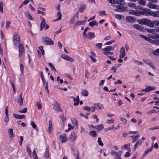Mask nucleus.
Here are the masks:
<instances>
[{
    "label": "nucleus",
    "mask_w": 159,
    "mask_h": 159,
    "mask_svg": "<svg viewBox=\"0 0 159 159\" xmlns=\"http://www.w3.org/2000/svg\"><path fill=\"white\" fill-rule=\"evenodd\" d=\"M13 41L14 45L17 46L20 44V38L17 33L15 32L13 36Z\"/></svg>",
    "instance_id": "f257e3e1"
},
{
    "label": "nucleus",
    "mask_w": 159,
    "mask_h": 159,
    "mask_svg": "<svg viewBox=\"0 0 159 159\" xmlns=\"http://www.w3.org/2000/svg\"><path fill=\"white\" fill-rule=\"evenodd\" d=\"M139 23L140 24H143L151 27L152 21L148 19H143L139 20Z\"/></svg>",
    "instance_id": "f03ea898"
},
{
    "label": "nucleus",
    "mask_w": 159,
    "mask_h": 159,
    "mask_svg": "<svg viewBox=\"0 0 159 159\" xmlns=\"http://www.w3.org/2000/svg\"><path fill=\"white\" fill-rule=\"evenodd\" d=\"M43 42L46 45H51L54 44L53 41L47 37H44L42 38Z\"/></svg>",
    "instance_id": "7ed1b4c3"
},
{
    "label": "nucleus",
    "mask_w": 159,
    "mask_h": 159,
    "mask_svg": "<svg viewBox=\"0 0 159 159\" xmlns=\"http://www.w3.org/2000/svg\"><path fill=\"white\" fill-rule=\"evenodd\" d=\"M151 10L146 8H143L140 10V14L145 16H149L150 15Z\"/></svg>",
    "instance_id": "20e7f679"
},
{
    "label": "nucleus",
    "mask_w": 159,
    "mask_h": 159,
    "mask_svg": "<svg viewBox=\"0 0 159 159\" xmlns=\"http://www.w3.org/2000/svg\"><path fill=\"white\" fill-rule=\"evenodd\" d=\"M115 47V46L113 47L107 46L106 48L102 49V50L103 52L104 53L107 55L109 53V51L114 49Z\"/></svg>",
    "instance_id": "39448f33"
},
{
    "label": "nucleus",
    "mask_w": 159,
    "mask_h": 159,
    "mask_svg": "<svg viewBox=\"0 0 159 159\" xmlns=\"http://www.w3.org/2000/svg\"><path fill=\"white\" fill-rule=\"evenodd\" d=\"M19 57H21L25 54V48L22 44H19L18 46Z\"/></svg>",
    "instance_id": "423d86ee"
},
{
    "label": "nucleus",
    "mask_w": 159,
    "mask_h": 159,
    "mask_svg": "<svg viewBox=\"0 0 159 159\" xmlns=\"http://www.w3.org/2000/svg\"><path fill=\"white\" fill-rule=\"evenodd\" d=\"M52 105L53 106V109L56 111H62V110L59 104L57 102H55L52 104Z\"/></svg>",
    "instance_id": "0eeeda50"
},
{
    "label": "nucleus",
    "mask_w": 159,
    "mask_h": 159,
    "mask_svg": "<svg viewBox=\"0 0 159 159\" xmlns=\"http://www.w3.org/2000/svg\"><path fill=\"white\" fill-rule=\"evenodd\" d=\"M59 138L62 143L68 140V138L67 136V134L66 133L60 135L59 136Z\"/></svg>",
    "instance_id": "6e6552de"
},
{
    "label": "nucleus",
    "mask_w": 159,
    "mask_h": 159,
    "mask_svg": "<svg viewBox=\"0 0 159 159\" xmlns=\"http://www.w3.org/2000/svg\"><path fill=\"white\" fill-rule=\"evenodd\" d=\"M77 137V135L75 132H73L70 135L69 139L70 141L71 142L75 141Z\"/></svg>",
    "instance_id": "1a4fd4ad"
},
{
    "label": "nucleus",
    "mask_w": 159,
    "mask_h": 159,
    "mask_svg": "<svg viewBox=\"0 0 159 159\" xmlns=\"http://www.w3.org/2000/svg\"><path fill=\"white\" fill-rule=\"evenodd\" d=\"M143 61L146 64L150 66L153 69H155V68L154 66V64L149 59H143Z\"/></svg>",
    "instance_id": "9d476101"
},
{
    "label": "nucleus",
    "mask_w": 159,
    "mask_h": 159,
    "mask_svg": "<svg viewBox=\"0 0 159 159\" xmlns=\"http://www.w3.org/2000/svg\"><path fill=\"white\" fill-rule=\"evenodd\" d=\"M61 57L63 59L71 62L74 61L73 59L71 58L68 55L62 54L61 55Z\"/></svg>",
    "instance_id": "9b49d317"
},
{
    "label": "nucleus",
    "mask_w": 159,
    "mask_h": 159,
    "mask_svg": "<svg viewBox=\"0 0 159 159\" xmlns=\"http://www.w3.org/2000/svg\"><path fill=\"white\" fill-rule=\"evenodd\" d=\"M129 13L130 14L134 15L136 16H139L140 14V10H129Z\"/></svg>",
    "instance_id": "f8f14e48"
},
{
    "label": "nucleus",
    "mask_w": 159,
    "mask_h": 159,
    "mask_svg": "<svg viewBox=\"0 0 159 159\" xmlns=\"http://www.w3.org/2000/svg\"><path fill=\"white\" fill-rule=\"evenodd\" d=\"M120 58H123L125 55V52L124 48L123 47H122L120 50Z\"/></svg>",
    "instance_id": "ddd939ff"
},
{
    "label": "nucleus",
    "mask_w": 159,
    "mask_h": 159,
    "mask_svg": "<svg viewBox=\"0 0 159 159\" xmlns=\"http://www.w3.org/2000/svg\"><path fill=\"white\" fill-rule=\"evenodd\" d=\"M86 20L77 21H76V22L75 23L74 26L76 27L78 25H84L86 22Z\"/></svg>",
    "instance_id": "4468645a"
},
{
    "label": "nucleus",
    "mask_w": 159,
    "mask_h": 159,
    "mask_svg": "<svg viewBox=\"0 0 159 159\" xmlns=\"http://www.w3.org/2000/svg\"><path fill=\"white\" fill-rule=\"evenodd\" d=\"M8 134L10 137L11 140L13 139V138L15 137L14 134L13 133V129H9L8 131Z\"/></svg>",
    "instance_id": "2eb2a0df"
},
{
    "label": "nucleus",
    "mask_w": 159,
    "mask_h": 159,
    "mask_svg": "<svg viewBox=\"0 0 159 159\" xmlns=\"http://www.w3.org/2000/svg\"><path fill=\"white\" fill-rule=\"evenodd\" d=\"M52 123L51 120H49L48 122V131L49 133H51L52 130Z\"/></svg>",
    "instance_id": "dca6fc26"
},
{
    "label": "nucleus",
    "mask_w": 159,
    "mask_h": 159,
    "mask_svg": "<svg viewBox=\"0 0 159 159\" xmlns=\"http://www.w3.org/2000/svg\"><path fill=\"white\" fill-rule=\"evenodd\" d=\"M46 20L44 18H42L41 19V22L40 23V30H41L44 28L45 25H46Z\"/></svg>",
    "instance_id": "f3484780"
},
{
    "label": "nucleus",
    "mask_w": 159,
    "mask_h": 159,
    "mask_svg": "<svg viewBox=\"0 0 159 159\" xmlns=\"http://www.w3.org/2000/svg\"><path fill=\"white\" fill-rule=\"evenodd\" d=\"M142 143V141L141 140V139H139L137 140V142L135 143V144L134 146V148L133 149V150L134 151H135L136 150V149L138 147H139L141 145Z\"/></svg>",
    "instance_id": "a211bd4d"
},
{
    "label": "nucleus",
    "mask_w": 159,
    "mask_h": 159,
    "mask_svg": "<svg viewBox=\"0 0 159 159\" xmlns=\"http://www.w3.org/2000/svg\"><path fill=\"white\" fill-rule=\"evenodd\" d=\"M5 114L6 116L4 119V121L5 122H8L9 121L7 107L6 106L5 108Z\"/></svg>",
    "instance_id": "6ab92c4d"
},
{
    "label": "nucleus",
    "mask_w": 159,
    "mask_h": 159,
    "mask_svg": "<svg viewBox=\"0 0 159 159\" xmlns=\"http://www.w3.org/2000/svg\"><path fill=\"white\" fill-rule=\"evenodd\" d=\"M126 20L128 22L130 23H133L135 21L134 18L131 16H127L126 18Z\"/></svg>",
    "instance_id": "aec40b11"
},
{
    "label": "nucleus",
    "mask_w": 159,
    "mask_h": 159,
    "mask_svg": "<svg viewBox=\"0 0 159 159\" xmlns=\"http://www.w3.org/2000/svg\"><path fill=\"white\" fill-rule=\"evenodd\" d=\"M155 17H159V10L156 11H151L150 15Z\"/></svg>",
    "instance_id": "412c9836"
},
{
    "label": "nucleus",
    "mask_w": 159,
    "mask_h": 159,
    "mask_svg": "<svg viewBox=\"0 0 159 159\" xmlns=\"http://www.w3.org/2000/svg\"><path fill=\"white\" fill-rule=\"evenodd\" d=\"M18 104L20 106H22L23 104V98L22 97V93H20L18 100Z\"/></svg>",
    "instance_id": "4be33fe9"
},
{
    "label": "nucleus",
    "mask_w": 159,
    "mask_h": 159,
    "mask_svg": "<svg viewBox=\"0 0 159 159\" xmlns=\"http://www.w3.org/2000/svg\"><path fill=\"white\" fill-rule=\"evenodd\" d=\"M147 5L150 8L156 9L158 8V6L157 5L153 4L151 2H148Z\"/></svg>",
    "instance_id": "5701e85b"
},
{
    "label": "nucleus",
    "mask_w": 159,
    "mask_h": 159,
    "mask_svg": "<svg viewBox=\"0 0 159 159\" xmlns=\"http://www.w3.org/2000/svg\"><path fill=\"white\" fill-rule=\"evenodd\" d=\"M94 106H95L96 108L98 109H102L104 108L103 105L100 103H95Z\"/></svg>",
    "instance_id": "b1692460"
},
{
    "label": "nucleus",
    "mask_w": 159,
    "mask_h": 159,
    "mask_svg": "<svg viewBox=\"0 0 159 159\" xmlns=\"http://www.w3.org/2000/svg\"><path fill=\"white\" fill-rule=\"evenodd\" d=\"M94 33V32H89L87 35V38L88 39H92L95 37Z\"/></svg>",
    "instance_id": "393cba45"
},
{
    "label": "nucleus",
    "mask_w": 159,
    "mask_h": 159,
    "mask_svg": "<svg viewBox=\"0 0 159 159\" xmlns=\"http://www.w3.org/2000/svg\"><path fill=\"white\" fill-rule=\"evenodd\" d=\"M133 26L134 28L137 29L138 30H140L142 31H143L144 30V29L143 28L141 27L140 25L138 24H134L133 25Z\"/></svg>",
    "instance_id": "a878e982"
},
{
    "label": "nucleus",
    "mask_w": 159,
    "mask_h": 159,
    "mask_svg": "<svg viewBox=\"0 0 159 159\" xmlns=\"http://www.w3.org/2000/svg\"><path fill=\"white\" fill-rule=\"evenodd\" d=\"M73 101L74 102V105L75 106L77 105L79 102L80 99L79 97L78 96L76 97V98H73Z\"/></svg>",
    "instance_id": "bb28decb"
},
{
    "label": "nucleus",
    "mask_w": 159,
    "mask_h": 159,
    "mask_svg": "<svg viewBox=\"0 0 159 159\" xmlns=\"http://www.w3.org/2000/svg\"><path fill=\"white\" fill-rule=\"evenodd\" d=\"M13 115L15 118L18 119H24L25 118V116L24 115H20L16 114H14Z\"/></svg>",
    "instance_id": "cd10ccee"
},
{
    "label": "nucleus",
    "mask_w": 159,
    "mask_h": 159,
    "mask_svg": "<svg viewBox=\"0 0 159 159\" xmlns=\"http://www.w3.org/2000/svg\"><path fill=\"white\" fill-rule=\"evenodd\" d=\"M144 30L152 34H154L155 32H156V31H157V30H156L155 29L146 28Z\"/></svg>",
    "instance_id": "c85d7f7f"
},
{
    "label": "nucleus",
    "mask_w": 159,
    "mask_h": 159,
    "mask_svg": "<svg viewBox=\"0 0 159 159\" xmlns=\"http://www.w3.org/2000/svg\"><path fill=\"white\" fill-rule=\"evenodd\" d=\"M153 143L152 144V146L149 149H148L146 151H145L143 154V157H144V156H146L149 152H151L152 150L153 149Z\"/></svg>",
    "instance_id": "c756f323"
},
{
    "label": "nucleus",
    "mask_w": 159,
    "mask_h": 159,
    "mask_svg": "<svg viewBox=\"0 0 159 159\" xmlns=\"http://www.w3.org/2000/svg\"><path fill=\"white\" fill-rule=\"evenodd\" d=\"M155 87L154 86L152 87L150 86L147 87L145 88L146 92H148L152 90H155Z\"/></svg>",
    "instance_id": "7c9ffc66"
},
{
    "label": "nucleus",
    "mask_w": 159,
    "mask_h": 159,
    "mask_svg": "<svg viewBox=\"0 0 159 159\" xmlns=\"http://www.w3.org/2000/svg\"><path fill=\"white\" fill-rule=\"evenodd\" d=\"M111 155L116 156V159H120V155L118 154L117 152H116L115 151H112L111 152Z\"/></svg>",
    "instance_id": "2f4dec72"
},
{
    "label": "nucleus",
    "mask_w": 159,
    "mask_h": 159,
    "mask_svg": "<svg viewBox=\"0 0 159 159\" xmlns=\"http://www.w3.org/2000/svg\"><path fill=\"white\" fill-rule=\"evenodd\" d=\"M89 25L91 27H93L94 25L97 26L98 25V23L95 21L93 20L90 22L89 23Z\"/></svg>",
    "instance_id": "473e14b6"
},
{
    "label": "nucleus",
    "mask_w": 159,
    "mask_h": 159,
    "mask_svg": "<svg viewBox=\"0 0 159 159\" xmlns=\"http://www.w3.org/2000/svg\"><path fill=\"white\" fill-rule=\"evenodd\" d=\"M116 8H117V10L119 12H120L121 11H123L124 10L123 6L122 5H117L116 7Z\"/></svg>",
    "instance_id": "72a5a7b5"
},
{
    "label": "nucleus",
    "mask_w": 159,
    "mask_h": 159,
    "mask_svg": "<svg viewBox=\"0 0 159 159\" xmlns=\"http://www.w3.org/2000/svg\"><path fill=\"white\" fill-rule=\"evenodd\" d=\"M71 121L73 124L75 126V127L76 129L78 128L77 123L78 122L77 120L74 118H72L71 119Z\"/></svg>",
    "instance_id": "f704fd0d"
},
{
    "label": "nucleus",
    "mask_w": 159,
    "mask_h": 159,
    "mask_svg": "<svg viewBox=\"0 0 159 159\" xmlns=\"http://www.w3.org/2000/svg\"><path fill=\"white\" fill-rule=\"evenodd\" d=\"M57 16L58 17V18L54 20V21H56L59 20H61V14L60 11H58L57 13Z\"/></svg>",
    "instance_id": "c9c22d12"
},
{
    "label": "nucleus",
    "mask_w": 159,
    "mask_h": 159,
    "mask_svg": "<svg viewBox=\"0 0 159 159\" xmlns=\"http://www.w3.org/2000/svg\"><path fill=\"white\" fill-rule=\"evenodd\" d=\"M130 143H128L127 144H125L124 145V146H122L121 148L122 149H127L128 151H130L131 149L130 148H128V147H129L130 146Z\"/></svg>",
    "instance_id": "e433bc0d"
},
{
    "label": "nucleus",
    "mask_w": 159,
    "mask_h": 159,
    "mask_svg": "<svg viewBox=\"0 0 159 159\" xmlns=\"http://www.w3.org/2000/svg\"><path fill=\"white\" fill-rule=\"evenodd\" d=\"M43 156L44 158H48L49 157V150L48 149V148H47L46 151L45 152Z\"/></svg>",
    "instance_id": "4c0bfd02"
},
{
    "label": "nucleus",
    "mask_w": 159,
    "mask_h": 159,
    "mask_svg": "<svg viewBox=\"0 0 159 159\" xmlns=\"http://www.w3.org/2000/svg\"><path fill=\"white\" fill-rule=\"evenodd\" d=\"M138 3L141 5L145 6L146 5V2L144 0H139L138 1Z\"/></svg>",
    "instance_id": "58836bf2"
},
{
    "label": "nucleus",
    "mask_w": 159,
    "mask_h": 159,
    "mask_svg": "<svg viewBox=\"0 0 159 159\" xmlns=\"http://www.w3.org/2000/svg\"><path fill=\"white\" fill-rule=\"evenodd\" d=\"M26 150L27 152H28V154L30 156H31V151L30 149V148L29 145H28L26 147Z\"/></svg>",
    "instance_id": "ea45409f"
},
{
    "label": "nucleus",
    "mask_w": 159,
    "mask_h": 159,
    "mask_svg": "<svg viewBox=\"0 0 159 159\" xmlns=\"http://www.w3.org/2000/svg\"><path fill=\"white\" fill-rule=\"evenodd\" d=\"M95 128L98 131H100L103 128V126L102 125H98L95 127Z\"/></svg>",
    "instance_id": "a19ab883"
},
{
    "label": "nucleus",
    "mask_w": 159,
    "mask_h": 159,
    "mask_svg": "<svg viewBox=\"0 0 159 159\" xmlns=\"http://www.w3.org/2000/svg\"><path fill=\"white\" fill-rule=\"evenodd\" d=\"M81 94L83 96H87L89 94V93L87 91L83 90H82Z\"/></svg>",
    "instance_id": "79ce46f5"
},
{
    "label": "nucleus",
    "mask_w": 159,
    "mask_h": 159,
    "mask_svg": "<svg viewBox=\"0 0 159 159\" xmlns=\"http://www.w3.org/2000/svg\"><path fill=\"white\" fill-rule=\"evenodd\" d=\"M25 14L26 15V16L30 20H33V19L32 17L29 12H26L25 13Z\"/></svg>",
    "instance_id": "37998d69"
},
{
    "label": "nucleus",
    "mask_w": 159,
    "mask_h": 159,
    "mask_svg": "<svg viewBox=\"0 0 159 159\" xmlns=\"http://www.w3.org/2000/svg\"><path fill=\"white\" fill-rule=\"evenodd\" d=\"M115 17L116 19L120 20L124 18L123 16L122 15L120 14H116L115 16Z\"/></svg>",
    "instance_id": "c03bdc74"
},
{
    "label": "nucleus",
    "mask_w": 159,
    "mask_h": 159,
    "mask_svg": "<svg viewBox=\"0 0 159 159\" xmlns=\"http://www.w3.org/2000/svg\"><path fill=\"white\" fill-rule=\"evenodd\" d=\"M31 125L32 127L36 130H38V128L37 127L36 125L33 122H31Z\"/></svg>",
    "instance_id": "a18cd8bd"
},
{
    "label": "nucleus",
    "mask_w": 159,
    "mask_h": 159,
    "mask_svg": "<svg viewBox=\"0 0 159 159\" xmlns=\"http://www.w3.org/2000/svg\"><path fill=\"white\" fill-rule=\"evenodd\" d=\"M92 55H90L89 57L93 62H96V60L92 56H94V55H95V54L93 52H92Z\"/></svg>",
    "instance_id": "49530a36"
},
{
    "label": "nucleus",
    "mask_w": 159,
    "mask_h": 159,
    "mask_svg": "<svg viewBox=\"0 0 159 159\" xmlns=\"http://www.w3.org/2000/svg\"><path fill=\"white\" fill-rule=\"evenodd\" d=\"M149 37L153 39H159V35L158 34H151L149 35Z\"/></svg>",
    "instance_id": "de8ad7c7"
},
{
    "label": "nucleus",
    "mask_w": 159,
    "mask_h": 159,
    "mask_svg": "<svg viewBox=\"0 0 159 159\" xmlns=\"http://www.w3.org/2000/svg\"><path fill=\"white\" fill-rule=\"evenodd\" d=\"M152 53L155 55H157L159 54V49H157L156 50L152 51Z\"/></svg>",
    "instance_id": "09e8293b"
},
{
    "label": "nucleus",
    "mask_w": 159,
    "mask_h": 159,
    "mask_svg": "<svg viewBox=\"0 0 159 159\" xmlns=\"http://www.w3.org/2000/svg\"><path fill=\"white\" fill-rule=\"evenodd\" d=\"M146 40L148 42H149L150 43H151L152 44H154V40L152 39L149 37H147Z\"/></svg>",
    "instance_id": "8fccbe9b"
},
{
    "label": "nucleus",
    "mask_w": 159,
    "mask_h": 159,
    "mask_svg": "<svg viewBox=\"0 0 159 159\" xmlns=\"http://www.w3.org/2000/svg\"><path fill=\"white\" fill-rule=\"evenodd\" d=\"M89 134L90 135L93 137H95L97 135V134L96 132L94 131H91L89 133Z\"/></svg>",
    "instance_id": "3c124183"
},
{
    "label": "nucleus",
    "mask_w": 159,
    "mask_h": 159,
    "mask_svg": "<svg viewBox=\"0 0 159 159\" xmlns=\"http://www.w3.org/2000/svg\"><path fill=\"white\" fill-rule=\"evenodd\" d=\"M86 7V6L85 5H84L83 6H81L79 9V11L80 12H83L85 8Z\"/></svg>",
    "instance_id": "603ef678"
},
{
    "label": "nucleus",
    "mask_w": 159,
    "mask_h": 159,
    "mask_svg": "<svg viewBox=\"0 0 159 159\" xmlns=\"http://www.w3.org/2000/svg\"><path fill=\"white\" fill-rule=\"evenodd\" d=\"M102 44L101 43H98L96 44L95 47L96 48H98V49H100L102 48Z\"/></svg>",
    "instance_id": "864d4df0"
},
{
    "label": "nucleus",
    "mask_w": 159,
    "mask_h": 159,
    "mask_svg": "<svg viewBox=\"0 0 159 159\" xmlns=\"http://www.w3.org/2000/svg\"><path fill=\"white\" fill-rule=\"evenodd\" d=\"M101 137H99L98 138V144L101 146H103V143L102 142V141L101 140Z\"/></svg>",
    "instance_id": "5fc2aeb1"
},
{
    "label": "nucleus",
    "mask_w": 159,
    "mask_h": 159,
    "mask_svg": "<svg viewBox=\"0 0 159 159\" xmlns=\"http://www.w3.org/2000/svg\"><path fill=\"white\" fill-rule=\"evenodd\" d=\"M75 16H73L72 18H71L70 21L69 22V23L71 24H75Z\"/></svg>",
    "instance_id": "6e6d98bb"
},
{
    "label": "nucleus",
    "mask_w": 159,
    "mask_h": 159,
    "mask_svg": "<svg viewBox=\"0 0 159 159\" xmlns=\"http://www.w3.org/2000/svg\"><path fill=\"white\" fill-rule=\"evenodd\" d=\"M139 137V134L135 135V137L133 139L132 142L133 143H135Z\"/></svg>",
    "instance_id": "4d7b16f0"
},
{
    "label": "nucleus",
    "mask_w": 159,
    "mask_h": 159,
    "mask_svg": "<svg viewBox=\"0 0 159 159\" xmlns=\"http://www.w3.org/2000/svg\"><path fill=\"white\" fill-rule=\"evenodd\" d=\"M66 120V118L63 115H61L60 117V121L65 122Z\"/></svg>",
    "instance_id": "13d9d810"
},
{
    "label": "nucleus",
    "mask_w": 159,
    "mask_h": 159,
    "mask_svg": "<svg viewBox=\"0 0 159 159\" xmlns=\"http://www.w3.org/2000/svg\"><path fill=\"white\" fill-rule=\"evenodd\" d=\"M36 105L37 106L38 110H40L41 109L42 105L38 101L37 102Z\"/></svg>",
    "instance_id": "bf43d9fd"
},
{
    "label": "nucleus",
    "mask_w": 159,
    "mask_h": 159,
    "mask_svg": "<svg viewBox=\"0 0 159 159\" xmlns=\"http://www.w3.org/2000/svg\"><path fill=\"white\" fill-rule=\"evenodd\" d=\"M27 109L26 107L24 109L19 111L22 113H25L27 112Z\"/></svg>",
    "instance_id": "052dcab7"
},
{
    "label": "nucleus",
    "mask_w": 159,
    "mask_h": 159,
    "mask_svg": "<svg viewBox=\"0 0 159 159\" xmlns=\"http://www.w3.org/2000/svg\"><path fill=\"white\" fill-rule=\"evenodd\" d=\"M49 66L51 67V68L52 69V70L54 71H56V70L55 68V67L53 66L52 64L51 63H49Z\"/></svg>",
    "instance_id": "680f3d73"
},
{
    "label": "nucleus",
    "mask_w": 159,
    "mask_h": 159,
    "mask_svg": "<svg viewBox=\"0 0 159 159\" xmlns=\"http://www.w3.org/2000/svg\"><path fill=\"white\" fill-rule=\"evenodd\" d=\"M11 23L9 21H7L6 23V28L8 29L10 27V25H11Z\"/></svg>",
    "instance_id": "e2e57ef3"
},
{
    "label": "nucleus",
    "mask_w": 159,
    "mask_h": 159,
    "mask_svg": "<svg viewBox=\"0 0 159 159\" xmlns=\"http://www.w3.org/2000/svg\"><path fill=\"white\" fill-rule=\"evenodd\" d=\"M0 12L2 13L3 12V2H0Z\"/></svg>",
    "instance_id": "0e129e2a"
},
{
    "label": "nucleus",
    "mask_w": 159,
    "mask_h": 159,
    "mask_svg": "<svg viewBox=\"0 0 159 159\" xmlns=\"http://www.w3.org/2000/svg\"><path fill=\"white\" fill-rule=\"evenodd\" d=\"M20 70L21 73L22 74L23 73V70H24V66L21 63L20 65Z\"/></svg>",
    "instance_id": "69168bd1"
},
{
    "label": "nucleus",
    "mask_w": 159,
    "mask_h": 159,
    "mask_svg": "<svg viewBox=\"0 0 159 159\" xmlns=\"http://www.w3.org/2000/svg\"><path fill=\"white\" fill-rule=\"evenodd\" d=\"M19 138H20V141H19V143L20 146H21L23 140V137L22 136H20Z\"/></svg>",
    "instance_id": "338daca9"
},
{
    "label": "nucleus",
    "mask_w": 159,
    "mask_h": 159,
    "mask_svg": "<svg viewBox=\"0 0 159 159\" xmlns=\"http://www.w3.org/2000/svg\"><path fill=\"white\" fill-rule=\"evenodd\" d=\"M114 122V120L113 119L107 120L106 121V123L107 124H110L111 123H113Z\"/></svg>",
    "instance_id": "774afa93"
}]
</instances>
